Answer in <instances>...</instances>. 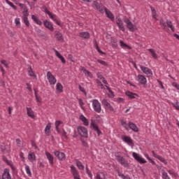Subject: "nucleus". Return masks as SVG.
Listing matches in <instances>:
<instances>
[{
  "label": "nucleus",
  "instance_id": "393cba45",
  "mask_svg": "<svg viewBox=\"0 0 179 179\" xmlns=\"http://www.w3.org/2000/svg\"><path fill=\"white\" fill-rule=\"evenodd\" d=\"M62 125V121L61 120H57L55 123V129L57 132V134H61V129H59V127Z\"/></svg>",
  "mask_w": 179,
  "mask_h": 179
},
{
  "label": "nucleus",
  "instance_id": "de8ad7c7",
  "mask_svg": "<svg viewBox=\"0 0 179 179\" xmlns=\"http://www.w3.org/2000/svg\"><path fill=\"white\" fill-rule=\"evenodd\" d=\"M78 103H79V106L80 107V108H82L83 110H85V103L83 102V100L79 99H78Z\"/></svg>",
  "mask_w": 179,
  "mask_h": 179
},
{
  "label": "nucleus",
  "instance_id": "2eb2a0df",
  "mask_svg": "<svg viewBox=\"0 0 179 179\" xmlns=\"http://www.w3.org/2000/svg\"><path fill=\"white\" fill-rule=\"evenodd\" d=\"M122 140L123 142H125V143H127L129 146H134V141H132V138L128 136H122Z\"/></svg>",
  "mask_w": 179,
  "mask_h": 179
},
{
  "label": "nucleus",
  "instance_id": "b1692460",
  "mask_svg": "<svg viewBox=\"0 0 179 179\" xmlns=\"http://www.w3.org/2000/svg\"><path fill=\"white\" fill-rule=\"evenodd\" d=\"M91 127L94 129V131H95V132H96L98 136H100V135H101V131L99 129V127L97 126V124H96L94 122H92L91 123Z\"/></svg>",
  "mask_w": 179,
  "mask_h": 179
},
{
  "label": "nucleus",
  "instance_id": "7ed1b4c3",
  "mask_svg": "<svg viewBox=\"0 0 179 179\" xmlns=\"http://www.w3.org/2000/svg\"><path fill=\"white\" fill-rule=\"evenodd\" d=\"M92 108L96 113H101V103L99 100L94 99L92 101Z\"/></svg>",
  "mask_w": 179,
  "mask_h": 179
},
{
  "label": "nucleus",
  "instance_id": "f704fd0d",
  "mask_svg": "<svg viewBox=\"0 0 179 179\" xmlns=\"http://www.w3.org/2000/svg\"><path fill=\"white\" fill-rule=\"evenodd\" d=\"M120 47H122V48H123L124 50H132V48L131 46L128 45L127 44L124 43V41H120Z\"/></svg>",
  "mask_w": 179,
  "mask_h": 179
},
{
  "label": "nucleus",
  "instance_id": "680f3d73",
  "mask_svg": "<svg viewBox=\"0 0 179 179\" xmlns=\"http://www.w3.org/2000/svg\"><path fill=\"white\" fill-rule=\"evenodd\" d=\"M20 157L22 159V162H24V154L23 152L20 153Z\"/></svg>",
  "mask_w": 179,
  "mask_h": 179
},
{
  "label": "nucleus",
  "instance_id": "a211bd4d",
  "mask_svg": "<svg viewBox=\"0 0 179 179\" xmlns=\"http://www.w3.org/2000/svg\"><path fill=\"white\" fill-rule=\"evenodd\" d=\"M1 150L3 153H9L10 152V146L5 143L1 145Z\"/></svg>",
  "mask_w": 179,
  "mask_h": 179
},
{
  "label": "nucleus",
  "instance_id": "c756f323",
  "mask_svg": "<svg viewBox=\"0 0 179 179\" xmlns=\"http://www.w3.org/2000/svg\"><path fill=\"white\" fill-rule=\"evenodd\" d=\"M28 160L31 163H34L36 162V154L34 152H31L28 155Z\"/></svg>",
  "mask_w": 179,
  "mask_h": 179
},
{
  "label": "nucleus",
  "instance_id": "6e6552de",
  "mask_svg": "<svg viewBox=\"0 0 179 179\" xmlns=\"http://www.w3.org/2000/svg\"><path fill=\"white\" fill-rule=\"evenodd\" d=\"M136 80L139 85H141L142 86H145V85L148 83V79L143 75L138 74L136 76Z\"/></svg>",
  "mask_w": 179,
  "mask_h": 179
},
{
  "label": "nucleus",
  "instance_id": "7c9ffc66",
  "mask_svg": "<svg viewBox=\"0 0 179 179\" xmlns=\"http://www.w3.org/2000/svg\"><path fill=\"white\" fill-rule=\"evenodd\" d=\"M80 121H82L83 125H85V127H87V125H89V120H87V118H86L85 115H81L80 116Z\"/></svg>",
  "mask_w": 179,
  "mask_h": 179
},
{
  "label": "nucleus",
  "instance_id": "f257e3e1",
  "mask_svg": "<svg viewBox=\"0 0 179 179\" xmlns=\"http://www.w3.org/2000/svg\"><path fill=\"white\" fill-rule=\"evenodd\" d=\"M93 5L94 6H95V8L97 9V10H99V12H100V13H106L107 17L108 19H110L112 22H114V14H113V13H111L110 11V10H108L107 8L104 7V6H103V4L99 3L96 1H93Z\"/></svg>",
  "mask_w": 179,
  "mask_h": 179
},
{
  "label": "nucleus",
  "instance_id": "9d476101",
  "mask_svg": "<svg viewBox=\"0 0 179 179\" xmlns=\"http://www.w3.org/2000/svg\"><path fill=\"white\" fill-rule=\"evenodd\" d=\"M46 76L50 85H55L57 83V78H55L51 71H48Z\"/></svg>",
  "mask_w": 179,
  "mask_h": 179
},
{
  "label": "nucleus",
  "instance_id": "1a4fd4ad",
  "mask_svg": "<svg viewBox=\"0 0 179 179\" xmlns=\"http://www.w3.org/2000/svg\"><path fill=\"white\" fill-rule=\"evenodd\" d=\"M45 13H47V15H48L50 18L52 20H53V22H55L56 23V24H57L58 26H61V22H59V21L58 20V18L57 17V15L55 14L52 13L48 10H45Z\"/></svg>",
  "mask_w": 179,
  "mask_h": 179
},
{
  "label": "nucleus",
  "instance_id": "5fc2aeb1",
  "mask_svg": "<svg viewBox=\"0 0 179 179\" xmlns=\"http://www.w3.org/2000/svg\"><path fill=\"white\" fill-rule=\"evenodd\" d=\"M121 124L124 128H125V129H128V124H127V122L122 120Z\"/></svg>",
  "mask_w": 179,
  "mask_h": 179
},
{
  "label": "nucleus",
  "instance_id": "dca6fc26",
  "mask_svg": "<svg viewBox=\"0 0 179 179\" xmlns=\"http://www.w3.org/2000/svg\"><path fill=\"white\" fill-rule=\"evenodd\" d=\"M54 155L59 160L63 161L66 159L65 153L57 150L54 151Z\"/></svg>",
  "mask_w": 179,
  "mask_h": 179
},
{
  "label": "nucleus",
  "instance_id": "864d4df0",
  "mask_svg": "<svg viewBox=\"0 0 179 179\" xmlns=\"http://www.w3.org/2000/svg\"><path fill=\"white\" fill-rule=\"evenodd\" d=\"M97 62H99V64H101V65H103V66H107V62H106L105 61L98 59Z\"/></svg>",
  "mask_w": 179,
  "mask_h": 179
},
{
  "label": "nucleus",
  "instance_id": "4468645a",
  "mask_svg": "<svg viewBox=\"0 0 179 179\" xmlns=\"http://www.w3.org/2000/svg\"><path fill=\"white\" fill-rule=\"evenodd\" d=\"M43 26L48 29V30H50V31H54V25L52 24V22L45 20L43 21Z\"/></svg>",
  "mask_w": 179,
  "mask_h": 179
},
{
  "label": "nucleus",
  "instance_id": "c85d7f7f",
  "mask_svg": "<svg viewBox=\"0 0 179 179\" xmlns=\"http://www.w3.org/2000/svg\"><path fill=\"white\" fill-rule=\"evenodd\" d=\"M27 114L28 117H30L31 118H35L34 115V111H33V109L31 108L27 107Z\"/></svg>",
  "mask_w": 179,
  "mask_h": 179
},
{
  "label": "nucleus",
  "instance_id": "69168bd1",
  "mask_svg": "<svg viewBox=\"0 0 179 179\" xmlns=\"http://www.w3.org/2000/svg\"><path fill=\"white\" fill-rule=\"evenodd\" d=\"M16 143L18 145V146H22V141H20V139L17 138L16 140Z\"/></svg>",
  "mask_w": 179,
  "mask_h": 179
},
{
  "label": "nucleus",
  "instance_id": "f3484780",
  "mask_svg": "<svg viewBox=\"0 0 179 179\" xmlns=\"http://www.w3.org/2000/svg\"><path fill=\"white\" fill-rule=\"evenodd\" d=\"M1 179H12L9 169H5Z\"/></svg>",
  "mask_w": 179,
  "mask_h": 179
},
{
  "label": "nucleus",
  "instance_id": "f8f14e48",
  "mask_svg": "<svg viewBox=\"0 0 179 179\" xmlns=\"http://www.w3.org/2000/svg\"><path fill=\"white\" fill-rule=\"evenodd\" d=\"M71 174H73V177L74 179H80V175H79V171L76 169V168L72 165L71 166Z\"/></svg>",
  "mask_w": 179,
  "mask_h": 179
},
{
  "label": "nucleus",
  "instance_id": "8fccbe9b",
  "mask_svg": "<svg viewBox=\"0 0 179 179\" xmlns=\"http://www.w3.org/2000/svg\"><path fill=\"white\" fill-rule=\"evenodd\" d=\"M23 21H24V24H25L27 27H29V26H30V22H29V18H27V17H24V18H23Z\"/></svg>",
  "mask_w": 179,
  "mask_h": 179
},
{
  "label": "nucleus",
  "instance_id": "72a5a7b5",
  "mask_svg": "<svg viewBox=\"0 0 179 179\" xmlns=\"http://www.w3.org/2000/svg\"><path fill=\"white\" fill-rule=\"evenodd\" d=\"M148 51H149L151 54V56L154 59H157L159 58V55H157V53H156V50L154 49H148Z\"/></svg>",
  "mask_w": 179,
  "mask_h": 179
},
{
  "label": "nucleus",
  "instance_id": "4be33fe9",
  "mask_svg": "<svg viewBox=\"0 0 179 179\" xmlns=\"http://www.w3.org/2000/svg\"><path fill=\"white\" fill-rule=\"evenodd\" d=\"M51 122L48 123V124L46 125L45 128V134L46 135V136H50V135H51Z\"/></svg>",
  "mask_w": 179,
  "mask_h": 179
},
{
  "label": "nucleus",
  "instance_id": "c03bdc74",
  "mask_svg": "<svg viewBox=\"0 0 179 179\" xmlns=\"http://www.w3.org/2000/svg\"><path fill=\"white\" fill-rule=\"evenodd\" d=\"M159 23H160V25L162 26V29H164V30H166V29H167V25L166 24L164 20H161Z\"/></svg>",
  "mask_w": 179,
  "mask_h": 179
},
{
  "label": "nucleus",
  "instance_id": "e433bc0d",
  "mask_svg": "<svg viewBox=\"0 0 179 179\" xmlns=\"http://www.w3.org/2000/svg\"><path fill=\"white\" fill-rule=\"evenodd\" d=\"M83 72L87 78H93V74H92V73H90V71H87V69H83Z\"/></svg>",
  "mask_w": 179,
  "mask_h": 179
},
{
  "label": "nucleus",
  "instance_id": "49530a36",
  "mask_svg": "<svg viewBox=\"0 0 179 179\" xmlns=\"http://www.w3.org/2000/svg\"><path fill=\"white\" fill-rule=\"evenodd\" d=\"M34 92H35V98H36L37 103H41V100H42L41 97L38 96V95H37V91L36 90H34Z\"/></svg>",
  "mask_w": 179,
  "mask_h": 179
},
{
  "label": "nucleus",
  "instance_id": "58836bf2",
  "mask_svg": "<svg viewBox=\"0 0 179 179\" xmlns=\"http://www.w3.org/2000/svg\"><path fill=\"white\" fill-rule=\"evenodd\" d=\"M15 26L17 29H20L22 24L20 23V18L17 17L15 19Z\"/></svg>",
  "mask_w": 179,
  "mask_h": 179
},
{
  "label": "nucleus",
  "instance_id": "603ef678",
  "mask_svg": "<svg viewBox=\"0 0 179 179\" xmlns=\"http://www.w3.org/2000/svg\"><path fill=\"white\" fill-rule=\"evenodd\" d=\"M162 178L163 179H171L170 176L166 173V172H163L162 173Z\"/></svg>",
  "mask_w": 179,
  "mask_h": 179
},
{
  "label": "nucleus",
  "instance_id": "bb28decb",
  "mask_svg": "<svg viewBox=\"0 0 179 179\" xmlns=\"http://www.w3.org/2000/svg\"><path fill=\"white\" fill-rule=\"evenodd\" d=\"M126 96H127L129 99H136V97H139V96H138V94H135L131 91H127Z\"/></svg>",
  "mask_w": 179,
  "mask_h": 179
},
{
  "label": "nucleus",
  "instance_id": "0e129e2a",
  "mask_svg": "<svg viewBox=\"0 0 179 179\" xmlns=\"http://www.w3.org/2000/svg\"><path fill=\"white\" fill-rule=\"evenodd\" d=\"M79 90H80V92H82L83 93H85V94H86V92L85 91V88L82 86H79Z\"/></svg>",
  "mask_w": 179,
  "mask_h": 179
},
{
  "label": "nucleus",
  "instance_id": "20e7f679",
  "mask_svg": "<svg viewBox=\"0 0 179 179\" xmlns=\"http://www.w3.org/2000/svg\"><path fill=\"white\" fill-rule=\"evenodd\" d=\"M77 131L79 135L83 138H87V136H89V132L87 131V129L83 126H79L77 128Z\"/></svg>",
  "mask_w": 179,
  "mask_h": 179
},
{
  "label": "nucleus",
  "instance_id": "c9c22d12",
  "mask_svg": "<svg viewBox=\"0 0 179 179\" xmlns=\"http://www.w3.org/2000/svg\"><path fill=\"white\" fill-rule=\"evenodd\" d=\"M96 76H97L98 79H100V80H101V82L104 85H108L107 80H106V79L104 78V77H103V75H101V73H97Z\"/></svg>",
  "mask_w": 179,
  "mask_h": 179
},
{
  "label": "nucleus",
  "instance_id": "aec40b11",
  "mask_svg": "<svg viewBox=\"0 0 179 179\" xmlns=\"http://www.w3.org/2000/svg\"><path fill=\"white\" fill-rule=\"evenodd\" d=\"M45 156L49 162V164H50V166H53L54 164V156H52V155H51V153L48 152H45Z\"/></svg>",
  "mask_w": 179,
  "mask_h": 179
},
{
  "label": "nucleus",
  "instance_id": "bf43d9fd",
  "mask_svg": "<svg viewBox=\"0 0 179 179\" xmlns=\"http://www.w3.org/2000/svg\"><path fill=\"white\" fill-rule=\"evenodd\" d=\"M1 62L6 68H9L8 63H6V60H1Z\"/></svg>",
  "mask_w": 179,
  "mask_h": 179
},
{
  "label": "nucleus",
  "instance_id": "cd10ccee",
  "mask_svg": "<svg viewBox=\"0 0 179 179\" xmlns=\"http://www.w3.org/2000/svg\"><path fill=\"white\" fill-rule=\"evenodd\" d=\"M107 177V173L104 172H98L95 179H105Z\"/></svg>",
  "mask_w": 179,
  "mask_h": 179
},
{
  "label": "nucleus",
  "instance_id": "2f4dec72",
  "mask_svg": "<svg viewBox=\"0 0 179 179\" xmlns=\"http://www.w3.org/2000/svg\"><path fill=\"white\" fill-rule=\"evenodd\" d=\"M31 19L32 20H34V22L35 23H36V24H38V26H41L43 24V22H41V20H40L38 19V17H37V16L32 15H31Z\"/></svg>",
  "mask_w": 179,
  "mask_h": 179
},
{
  "label": "nucleus",
  "instance_id": "338daca9",
  "mask_svg": "<svg viewBox=\"0 0 179 179\" xmlns=\"http://www.w3.org/2000/svg\"><path fill=\"white\" fill-rule=\"evenodd\" d=\"M62 136H64V138H66V131L63 129V131L62 133Z\"/></svg>",
  "mask_w": 179,
  "mask_h": 179
},
{
  "label": "nucleus",
  "instance_id": "473e14b6",
  "mask_svg": "<svg viewBox=\"0 0 179 179\" xmlns=\"http://www.w3.org/2000/svg\"><path fill=\"white\" fill-rule=\"evenodd\" d=\"M56 90L57 93H62L64 92V87L61 83H57L56 85Z\"/></svg>",
  "mask_w": 179,
  "mask_h": 179
},
{
  "label": "nucleus",
  "instance_id": "052dcab7",
  "mask_svg": "<svg viewBox=\"0 0 179 179\" xmlns=\"http://www.w3.org/2000/svg\"><path fill=\"white\" fill-rule=\"evenodd\" d=\"M172 86L173 87H176V89H177L178 90H179V84H178L177 83H173Z\"/></svg>",
  "mask_w": 179,
  "mask_h": 179
},
{
  "label": "nucleus",
  "instance_id": "39448f33",
  "mask_svg": "<svg viewBox=\"0 0 179 179\" xmlns=\"http://www.w3.org/2000/svg\"><path fill=\"white\" fill-rule=\"evenodd\" d=\"M140 69L145 73V75H146L147 78L153 76V71H152V70L148 67L140 66Z\"/></svg>",
  "mask_w": 179,
  "mask_h": 179
},
{
  "label": "nucleus",
  "instance_id": "ea45409f",
  "mask_svg": "<svg viewBox=\"0 0 179 179\" xmlns=\"http://www.w3.org/2000/svg\"><path fill=\"white\" fill-rule=\"evenodd\" d=\"M76 166L79 170H85V166H83V164L80 161H76Z\"/></svg>",
  "mask_w": 179,
  "mask_h": 179
},
{
  "label": "nucleus",
  "instance_id": "6ab92c4d",
  "mask_svg": "<svg viewBox=\"0 0 179 179\" xmlns=\"http://www.w3.org/2000/svg\"><path fill=\"white\" fill-rule=\"evenodd\" d=\"M152 154L155 157V159H158V160H159V162H162V163H164V164H167V160H166V159L163 158L160 155L156 154L155 151H152Z\"/></svg>",
  "mask_w": 179,
  "mask_h": 179
},
{
  "label": "nucleus",
  "instance_id": "9b49d317",
  "mask_svg": "<svg viewBox=\"0 0 179 179\" xmlns=\"http://www.w3.org/2000/svg\"><path fill=\"white\" fill-rule=\"evenodd\" d=\"M101 103H102L103 106H104V108L107 110V111H110V112L115 111L114 110V108L113 107V106H111L110 102L107 101L106 99H103L101 101Z\"/></svg>",
  "mask_w": 179,
  "mask_h": 179
},
{
  "label": "nucleus",
  "instance_id": "5701e85b",
  "mask_svg": "<svg viewBox=\"0 0 179 179\" xmlns=\"http://www.w3.org/2000/svg\"><path fill=\"white\" fill-rule=\"evenodd\" d=\"M128 125H129V128H130V129H131L134 132H138L139 131V129L138 128L136 124H135L134 122H129Z\"/></svg>",
  "mask_w": 179,
  "mask_h": 179
},
{
  "label": "nucleus",
  "instance_id": "09e8293b",
  "mask_svg": "<svg viewBox=\"0 0 179 179\" xmlns=\"http://www.w3.org/2000/svg\"><path fill=\"white\" fill-rule=\"evenodd\" d=\"M96 84L98 85V86L99 87H101V89H104V85H103V83H101V80L96 79Z\"/></svg>",
  "mask_w": 179,
  "mask_h": 179
},
{
  "label": "nucleus",
  "instance_id": "774afa93",
  "mask_svg": "<svg viewBox=\"0 0 179 179\" xmlns=\"http://www.w3.org/2000/svg\"><path fill=\"white\" fill-rule=\"evenodd\" d=\"M174 107L176 108V110H179V104L178 103L174 104Z\"/></svg>",
  "mask_w": 179,
  "mask_h": 179
},
{
  "label": "nucleus",
  "instance_id": "79ce46f5",
  "mask_svg": "<svg viewBox=\"0 0 179 179\" xmlns=\"http://www.w3.org/2000/svg\"><path fill=\"white\" fill-rule=\"evenodd\" d=\"M28 75L32 78H36V74L34 73V71H33L31 67H29L28 69Z\"/></svg>",
  "mask_w": 179,
  "mask_h": 179
},
{
  "label": "nucleus",
  "instance_id": "0eeeda50",
  "mask_svg": "<svg viewBox=\"0 0 179 179\" xmlns=\"http://www.w3.org/2000/svg\"><path fill=\"white\" fill-rule=\"evenodd\" d=\"M132 156L134 159L136 160L140 164H145L146 163V161L145 160V158L142 157V156L136 152H133Z\"/></svg>",
  "mask_w": 179,
  "mask_h": 179
},
{
  "label": "nucleus",
  "instance_id": "ddd939ff",
  "mask_svg": "<svg viewBox=\"0 0 179 179\" xmlns=\"http://www.w3.org/2000/svg\"><path fill=\"white\" fill-rule=\"evenodd\" d=\"M116 24L117 27L122 31H125V27H124V22H122V20L120 17H116Z\"/></svg>",
  "mask_w": 179,
  "mask_h": 179
},
{
  "label": "nucleus",
  "instance_id": "3c124183",
  "mask_svg": "<svg viewBox=\"0 0 179 179\" xmlns=\"http://www.w3.org/2000/svg\"><path fill=\"white\" fill-rule=\"evenodd\" d=\"M20 8L22 9V12L24 10H27V7H26V5L22 3L19 4Z\"/></svg>",
  "mask_w": 179,
  "mask_h": 179
},
{
  "label": "nucleus",
  "instance_id": "37998d69",
  "mask_svg": "<svg viewBox=\"0 0 179 179\" xmlns=\"http://www.w3.org/2000/svg\"><path fill=\"white\" fill-rule=\"evenodd\" d=\"M6 1V3L9 5V6H11V8H13V9L14 10H16V9H17V8L16 7V6H15L13 4V3L10 2L9 0H5Z\"/></svg>",
  "mask_w": 179,
  "mask_h": 179
},
{
  "label": "nucleus",
  "instance_id": "4c0bfd02",
  "mask_svg": "<svg viewBox=\"0 0 179 179\" xmlns=\"http://www.w3.org/2000/svg\"><path fill=\"white\" fill-rule=\"evenodd\" d=\"M25 171L29 177H31V171L30 170V166L29 165L25 164Z\"/></svg>",
  "mask_w": 179,
  "mask_h": 179
},
{
  "label": "nucleus",
  "instance_id": "f03ea898",
  "mask_svg": "<svg viewBox=\"0 0 179 179\" xmlns=\"http://www.w3.org/2000/svg\"><path fill=\"white\" fill-rule=\"evenodd\" d=\"M116 157V160L121 164V166H123V167L128 168L129 167V163L123 157L118 155L117 153L115 155Z\"/></svg>",
  "mask_w": 179,
  "mask_h": 179
},
{
  "label": "nucleus",
  "instance_id": "13d9d810",
  "mask_svg": "<svg viewBox=\"0 0 179 179\" xmlns=\"http://www.w3.org/2000/svg\"><path fill=\"white\" fill-rule=\"evenodd\" d=\"M23 13V18L27 17L29 16V13L27 12V10H25L24 11H22Z\"/></svg>",
  "mask_w": 179,
  "mask_h": 179
},
{
  "label": "nucleus",
  "instance_id": "e2e57ef3",
  "mask_svg": "<svg viewBox=\"0 0 179 179\" xmlns=\"http://www.w3.org/2000/svg\"><path fill=\"white\" fill-rule=\"evenodd\" d=\"M59 59L61 60L62 64H66V60H65V58L64 57V56H62Z\"/></svg>",
  "mask_w": 179,
  "mask_h": 179
},
{
  "label": "nucleus",
  "instance_id": "423d86ee",
  "mask_svg": "<svg viewBox=\"0 0 179 179\" xmlns=\"http://www.w3.org/2000/svg\"><path fill=\"white\" fill-rule=\"evenodd\" d=\"M124 23H126L127 27V29H129V30L130 31H135V30H136V26L133 24L132 22H131V20H129V19L125 17L124 19Z\"/></svg>",
  "mask_w": 179,
  "mask_h": 179
},
{
  "label": "nucleus",
  "instance_id": "a18cd8bd",
  "mask_svg": "<svg viewBox=\"0 0 179 179\" xmlns=\"http://www.w3.org/2000/svg\"><path fill=\"white\" fill-rule=\"evenodd\" d=\"M86 173L90 179H93V174H92V171L89 170V168L87 166H86Z\"/></svg>",
  "mask_w": 179,
  "mask_h": 179
},
{
  "label": "nucleus",
  "instance_id": "412c9836",
  "mask_svg": "<svg viewBox=\"0 0 179 179\" xmlns=\"http://www.w3.org/2000/svg\"><path fill=\"white\" fill-rule=\"evenodd\" d=\"M55 37L57 40V41H64V36H62V34L59 32V31H55Z\"/></svg>",
  "mask_w": 179,
  "mask_h": 179
},
{
  "label": "nucleus",
  "instance_id": "6e6d98bb",
  "mask_svg": "<svg viewBox=\"0 0 179 179\" xmlns=\"http://www.w3.org/2000/svg\"><path fill=\"white\" fill-rule=\"evenodd\" d=\"M54 51L55 52V55L56 57H57V58H61L62 57V55H61V53H59V52H58V50L54 49Z\"/></svg>",
  "mask_w": 179,
  "mask_h": 179
},
{
  "label": "nucleus",
  "instance_id": "4d7b16f0",
  "mask_svg": "<svg viewBox=\"0 0 179 179\" xmlns=\"http://www.w3.org/2000/svg\"><path fill=\"white\" fill-rule=\"evenodd\" d=\"M27 89L29 90V92H33V90H31V85L30 83H27Z\"/></svg>",
  "mask_w": 179,
  "mask_h": 179
},
{
  "label": "nucleus",
  "instance_id": "a19ab883",
  "mask_svg": "<svg viewBox=\"0 0 179 179\" xmlns=\"http://www.w3.org/2000/svg\"><path fill=\"white\" fill-rule=\"evenodd\" d=\"M166 24H167L168 27H169V29H171V30H172L173 31H175L176 29L174 28V26L173 25V23L171 22V21L167 20Z\"/></svg>",
  "mask_w": 179,
  "mask_h": 179
},
{
  "label": "nucleus",
  "instance_id": "a878e982",
  "mask_svg": "<svg viewBox=\"0 0 179 179\" xmlns=\"http://www.w3.org/2000/svg\"><path fill=\"white\" fill-rule=\"evenodd\" d=\"M79 37H81V38H85V40H87L90 38V34L87 31L80 32L79 34Z\"/></svg>",
  "mask_w": 179,
  "mask_h": 179
}]
</instances>
